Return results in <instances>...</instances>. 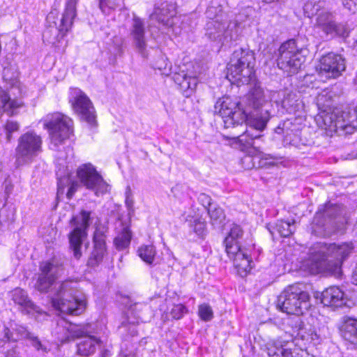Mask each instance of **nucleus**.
Segmentation results:
<instances>
[{"mask_svg":"<svg viewBox=\"0 0 357 357\" xmlns=\"http://www.w3.org/2000/svg\"><path fill=\"white\" fill-rule=\"evenodd\" d=\"M330 119H331L330 123H333L332 117H330Z\"/></svg>","mask_w":357,"mask_h":357,"instance_id":"0e129e2a","label":"nucleus"},{"mask_svg":"<svg viewBox=\"0 0 357 357\" xmlns=\"http://www.w3.org/2000/svg\"><path fill=\"white\" fill-rule=\"evenodd\" d=\"M275 132L278 133V134H282L283 133V128H282L280 126V125H279L276 128H275Z\"/></svg>","mask_w":357,"mask_h":357,"instance_id":"13d9d810","label":"nucleus"},{"mask_svg":"<svg viewBox=\"0 0 357 357\" xmlns=\"http://www.w3.org/2000/svg\"><path fill=\"white\" fill-rule=\"evenodd\" d=\"M61 180L58 183V193H62L63 191V186L61 184Z\"/></svg>","mask_w":357,"mask_h":357,"instance_id":"4d7b16f0","label":"nucleus"},{"mask_svg":"<svg viewBox=\"0 0 357 357\" xmlns=\"http://www.w3.org/2000/svg\"><path fill=\"white\" fill-rule=\"evenodd\" d=\"M352 278H353L354 282L357 283V264H356L355 269L353 272Z\"/></svg>","mask_w":357,"mask_h":357,"instance_id":"6e6d98bb","label":"nucleus"},{"mask_svg":"<svg viewBox=\"0 0 357 357\" xmlns=\"http://www.w3.org/2000/svg\"><path fill=\"white\" fill-rule=\"evenodd\" d=\"M176 6L173 3L164 2L155 7L150 15V19L155 20L163 26L169 27L172 25V19L176 15Z\"/></svg>","mask_w":357,"mask_h":357,"instance_id":"6ab92c4d","label":"nucleus"},{"mask_svg":"<svg viewBox=\"0 0 357 357\" xmlns=\"http://www.w3.org/2000/svg\"><path fill=\"white\" fill-rule=\"evenodd\" d=\"M354 45H357V38L354 40Z\"/></svg>","mask_w":357,"mask_h":357,"instance_id":"e2e57ef3","label":"nucleus"},{"mask_svg":"<svg viewBox=\"0 0 357 357\" xmlns=\"http://www.w3.org/2000/svg\"><path fill=\"white\" fill-rule=\"evenodd\" d=\"M155 253V248L152 245H142L138 249L140 258L149 264L153 263Z\"/></svg>","mask_w":357,"mask_h":357,"instance_id":"c9c22d12","label":"nucleus"},{"mask_svg":"<svg viewBox=\"0 0 357 357\" xmlns=\"http://www.w3.org/2000/svg\"><path fill=\"white\" fill-rule=\"evenodd\" d=\"M269 357H291L293 349L287 342L280 340H271L266 344Z\"/></svg>","mask_w":357,"mask_h":357,"instance_id":"b1692460","label":"nucleus"},{"mask_svg":"<svg viewBox=\"0 0 357 357\" xmlns=\"http://www.w3.org/2000/svg\"><path fill=\"white\" fill-rule=\"evenodd\" d=\"M130 189L128 187V191L126 192V204L129 208H131L133 206L134 202H133L132 199L130 197Z\"/></svg>","mask_w":357,"mask_h":357,"instance_id":"864d4df0","label":"nucleus"},{"mask_svg":"<svg viewBox=\"0 0 357 357\" xmlns=\"http://www.w3.org/2000/svg\"><path fill=\"white\" fill-rule=\"evenodd\" d=\"M198 314L200 319L204 321H209L213 318V311L208 303L199 305Z\"/></svg>","mask_w":357,"mask_h":357,"instance_id":"4c0bfd02","label":"nucleus"},{"mask_svg":"<svg viewBox=\"0 0 357 357\" xmlns=\"http://www.w3.org/2000/svg\"><path fill=\"white\" fill-rule=\"evenodd\" d=\"M174 80L180 86L181 89L184 91H192L198 83L197 77L188 76L186 74L176 75Z\"/></svg>","mask_w":357,"mask_h":357,"instance_id":"7c9ffc66","label":"nucleus"},{"mask_svg":"<svg viewBox=\"0 0 357 357\" xmlns=\"http://www.w3.org/2000/svg\"><path fill=\"white\" fill-rule=\"evenodd\" d=\"M324 4L325 2L321 0H306L303 6L304 13L308 17H311L314 15L317 16Z\"/></svg>","mask_w":357,"mask_h":357,"instance_id":"72a5a7b5","label":"nucleus"},{"mask_svg":"<svg viewBox=\"0 0 357 357\" xmlns=\"http://www.w3.org/2000/svg\"><path fill=\"white\" fill-rule=\"evenodd\" d=\"M243 234L242 228L236 224H234L230 229L229 234L225 238V241L234 242L237 241L239 238H241Z\"/></svg>","mask_w":357,"mask_h":357,"instance_id":"58836bf2","label":"nucleus"},{"mask_svg":"<svg viewBox=\"0 0 357 357\" xmlns=\"http://www.w3.org/2000/svg\"><path fill=\"white\" fill-rule=\"evenodd\" d=\"M282 96L281 100L282 106L289 113H294L303 107L301 102L297 98V95L293 91L284 90L280 92Z\"/></svg>","mask_w":357,"mask_h":357,"instance_id":"cd10ccee","label":"nucleus"},{"mask_svg":"<svg viewBox=\"0 0 357 357\" xmlns=\"http://www.w3.org/2000/svg\"><path fill=\"white\" fill-rule=\"evenodd\" d=\"M324 121L325 125H327V123L326 122V120L324 119Z\"/></svg>","mask_w":357,"mask_h":357,"instance_id":"69168bd1","label":"nucleus"},{"mask_svg":"<svg viewBox=\"0 0 357 357\" xmlns=\"http://www.w3.org/2000/svg\"><path fill=\"white\" fill-rule=\"evenodd\" d=\"M78 0H66L65 10L60 20L59 25L54 28L46 29L43 33V38L46 39L49 43L54 41L49 37V34L54 31L56 33L59 32L63 36L71 28L73 20L77 15L76 6Z\"/></svg>","mask_w":357,"mask_h":357,"instance_id":"2eb2a0df","label":"nucleus"},{"mask_svg":"<svg viewBox=\"0 0 357 357\" xmlns=\"http://www.w3.org/2000/svg\"><path fill=\"white\" fill-rule=\"evenodd\" d=\"M44 126L49 130L51 143L56 147L69 138L73 131L72 120L60 113L48 116Z\"/></svg>","mask_w":357,"mask_h":357,"instance_id":"9b49d317","label":"nucleus"},{"mask_svg":"<svg viewBox=\"0 0 357 357\" xmlns=\"http://www.w3.org/2000/svg\"><path fill=\"white\" fill-rule=\"evenodd\" d=\"M7 142H10L13 138L12 134L18 131L20 125L17 121H7L3 126Z\"/></svg>","mask_w":357,"mask_h":357,"instance_id":"ea45409f","label":"nucleus"},{"mask_svg":"<svg viewBox=\"0 0 357 357\" xmlns=\"http://www.w3.org/2000/svg\"><path fill=\"white\" fill-rule=\"evenodd\" d=\"M342 5L353 13L357 12V0H342Z\"/></svg>","mask_w":357,"mask_h":357,"instance_id":"3c124183","label":"nucleus"},{"mask_svg":"<svg viewBox=\"0 0 357 357\" xmlns=\"http://www.w3.org/2000/svg\"><path fill=\"white\" fill-rule=\"evenodd\" d=\"M231 259L239 274L245 275L250 271L252 261L245 250L239 251Z\"/></svg>","mask_w":357,"mask_h":357,"instance_id":"c756f323","label":"nucleus"},{"mask_svg":"<svg viewBox=\"0 0 357 357\" xmlns=\"http://www.w3.org/2000/svg\"><path fill=\"white\" fill-rule=\"evenodd\" d=\"M355 158H357V153L356 154Z\"/></svg>","mask_w":357,"mask_h":357,"instance_id":"338daca9","label":"nucleus"},{"mask_svg":"<svg viewBox=\"0 0 357 357\" xmlns=\"http://www.w3.org/2000/svg\"><path fill=\"white\" fill-rule=\"evenodd\" d=\"M313 28L324 38H346L350 33V27L347 22H336L334 13L326 10H322L317 14Z\"/></svg>","mask_w":357,"mask_h":357,"instance_id":"6e6552de","label":"nucleus"},{"mask_svg":"<svg viewBox=\"0 0 357 357\" xmlns=\"http://www.w3.org/2000/svg\"><path fill=\"white\" fill-rule=\"evenodd\" d=\"M336 128L342 129L346 133H352L357 128V114L356 111L353 113H343L342 119L338 118L334 122Z\"/></svg>","mask_w":357,"mask_h":357,"instance_id":"bb28decb","label":"nucleus"},{"mask_svg":"<svg viewBox=\"0 0 357 357\" xmlns=\"http://www.w3.org/2000/svg\"><path fill=\"white\" fill-rule=\"evenodd\" d=\"M98 3L99 8L102 13H106L107 10H113L115 8L112 0H98Z\"/></svg>","mask_w":357,"mask_h":357,"instance_id":"09e8293b","label":"nucleus"},{"mask_svg":"<svg viewBox=\"0 0 357 357\" xmlns=\"http://www.w3.org/2000/svg\"><path fill=\"white\" fill-rule=\"evenodd\" d=\"M59 266L54 261L42 262L40 265V271L35 288L42 293L48 291L57 278Z\"/></svg>","mask_w":357,"mask_h":357,"instance_id":"dca6fc26","label":"nucleus"},{"mask_svg":"<svg viewBox=\"0 0 357 357\" xmlns=\"http://www.w3.org/2000/svg\"><path fill=\"white\" fill-rule=\"evenodd\" d=\"M89 324L75 325L71 324L67 328L68 332L67 340L83 337L77 344V352L84 356H89L94 354L100 344V341L95 336L91 335V331L89 329Z\"/></svg>","mask_w":357,"mask_h":357,"instance_id":"f8f14e48","label":"nucleus"},{"mask_svg":"<svg viewBox=\"0 0 357 357\" xmlns=\"http://www.w3.org/2000/svg\"><path fill=\"white\" fill-rule=\"evenodd\" d=\"M2 164L0 162V174H1Z\"/></svg>","mask_w":357,"mask_h":357,"instance_id":"680f3d73","label":"nucleus"},{"mask_svg":"<svg viewBox=\"0 0 357 357\" xmlns=\"http://www.w3.org/2000/svg\"><path fill=\"white\" fill-rule=\"evenodd\" d=\"M42 146V137L36 132L29 130L21 135L15 149V167L20 168L33 162L43 151Z\"/></svg>","mask_w":357,"mask_h":357,"instance_id":"423d86ee","label":"nucleus"},{"mask_svg":"<svg viewBox=\"0 0 357 357\" xmlns=\"http://www.w3.org/2000/svg\"><path fill=\"white\" fill-rule=\"evenodd\" d=\"M295 221L291 223L288 221L280 220L276 223V229L282 237H288L294 233L296 227L294 226Z\"/></svg>","mask_w":357,"mask_h":357,"instance_id":"f704fd0d","label":"nucleus"},{"mask_svg":"<svg viewBox=\"0 0 357 357\" xmlns=\"http://www.w3.org/2000/svg\"><path fill=\"white\" fill-rule=\"evenodd\" d=\"M77 175L81 183L87 189L94 191L97 196L107 191L108 185L91 164L80 166Z\"/></svg>","mask_w":357,"mask_h":357,"instance_id":"ddd939ff","label":"nucleus"},{"mask_svg":"<svg viewBox=\"0 0 357 357\" xmlns=\"http://www.w3.org/2000/svg\"><path fill=\"white\" fill-rule=\"evenodd\" d=\"M259 137V135H254L251 133V130H247L241 135L238 133L227 137L233 140V144L236 145V147L244 149L248 146H253L255 144L254 139Z\"/></svg>","mask_w":357,"mask_h":357,"instance_id":"c85d7f7f","label":"nucleus"},{"mask_svg":"<svg viewBox=\"0 0 357 357\" xmlns=\"http://www.w3.org/2000/svg\"><path fill=\"white\" fill-rule=\"evenodd\" d=\"M188 312V310L183 304H176L171 310L170 314L174 319H180L183 314Z\"/></svg>","mask_w":357,"mask_h":357,"instance_id":"37998d69","label":"nucleus"},{"mask_svg":"<svg viewBox=\"0 0 357 357\" xmlns=\"http://www.w3.org/2000/svg\"><path fill=\"white\" fill-rule=\"evenodd\" d=\"M208 213L213 226L220 227L224 224L226 215L222 208L209 204Z\"/></svg>","mask_w":357,"mask_h":357,"instance_id":"2f4dec72","label":"nucleus"},{"mask_svg":"<svg viewBox=\"0 0 357 357\" xmlns=\"http://www.w3.org/2000/svg\"><path fill=\"white\" fill-rule=\"evenodd\" d=\"M142 305V303H135L134 306H132L128 312L126 321L122 322V326L128 330L131 336L137 335L136 324L144 321L140 314H135V310H141Z\"/></svg>","mask_w":357,"mask_h":357,"instance_id":"a878e982","label":"nucleus"},{"mask_svg":"<svg viewBox=\"0 0 357 357\" xmlns=\"http://www.w3.org/2000/svg\"><path fill=\"white\" fill-rule=\"evenodd\" d=\"M17 341L19 340L26 339L28 340L32 333L29 332L26 328L21 325H16L13 328Z\"/></svg>","mask_w":357,"mask_h":357,"instance_id":"c03bdc74","label":"nucleus"},{"mask_svg":"<svg viewBox=\"0 0 357 357\" xmlns=\"http://www.w3.org/2000/svg\"><path fill=\"white\" fill-rule=\"evenodd\" d=\"M91 211L82 210L79 214L73 216L70 220L74 229L69 234V241L73 255L77 259H80L82 255L81 248L86 238V230L91 222Z\"/></svg>","mask_w":357,"mask_h":357,"instance_id":"9d476101","label":"nucleus"},{"mask_svg":"<svg viewBox=\"0 0 357 357\" xmlns=\"http://www.w3.org/2000/svg\"><path fill=\"white\" fill-rule=\"evenodd\" d=\"M13 301L21 306L22 311L25 314H40L42 312L39 307L36 305L29 298L23 289L17 288L13 291Z\"/></svg>","mask_w":357,"mask_h":357,"instance_id":"5701e85b","label":"nucleus"},{"mask_svg":"<svg viewBox=\"0 0 357 357\" xmlns=\"http://www.w3.org/2000/svg\"><path fill=\"white\" fill-rule=\"evenodd\" d=\"M255 63L252 51L243 48L235 50L227 64V79L238 84H250L255 79Z\"/></svg>","mask_w":357,"mask_h":357,"instance_id":"39448f33","label":"nucleus"},{"mask_svg":"<svg viewBox=\"0 0 357 357\" xmlns=\"http://www.w3.org/2000/svg\"><path fill=\"white\" fill-rule=\"evenodd\" d=\"M305 61L302 50L298 47L295 40H289L280 47L278 66L280 69L290 74L295 73Z\"/></svg>","mask_w":357,"mask_h":357,"instance_id":"1a4fd4ad","label":"nucleus"},{"mask_svg":"<svg viewBox=\"0 0 357 357\" xmlns=\"http://www.w3.org/2000/svg\"><path fill=\"white\" fill-rule=\"evenodd\" d=\"M342 337L357 347V319L349 317L343 318L342 325L340 328Z\"/></svg>","mask_w":357,"mask_h":357,"instance_id":"393cba45","label":"nucleus"},{"mask_svg":"<svg viewBox=\"0 0 357 357\" xmlns=\"http://www.w3.org/2000/svg\"><path fill=\"white\" fill-rule=\"evenodd\" d=\"M80 187V184L78 181H73L70 183V186L66 193L67 198L70 199L75 193L77 191L78 188Z\"/></svg>","mask_w":357,"mask_h":357,"instance_id":"8fccbe9b","label":"nucleus"},{"mask_svg":"<svg viewBox=\"0 0 357 357\" xmlns=\"http://www.w3.org/2000/svg\"><path fill=\"white\" fill-rule=\"evenodd\" d=\"M107 252L105 236L100 230L95 231L93 235V249L87 261L89 266L94 267L102 262Z\"/></svg>","mask_w":357,"mask_h":357,"instance_id":"a211bd4d","label":"nucleus"},{"mask_svg":"<svg viewBox=\"0 0 357 357\" xmlns=\"http://www.w3.org/2000/svg\"><path fill=\"white\" fill-rule=\"evenodd\" d=\"M262 1L265 3H270L274 2L275 0H262Z\"/></svg>","mask_w":357,"mask_h":357,"instance_id":"052dcab7","label":"nucleus"},{"mask_svg":"<svg viewBox=\"0 0 357 357\" xmlns=\"http://www.w3.org/2000/svg\"><path fill=\"white\" fill-rule=\"evenodd\" d=\"M17 342V337L15 336V333L10 331V329L4 326L2 332L0 334V342Z\"/></svg>","mask_w":357,"mask_h":357,"instance_id":"a18cd8bd","label":"nucleus"},{"mask_svg":"<svg viewBox=\"0 0 357 357\" xmlns=\"http://www.w3.org/2000/svg\"><path fill=\"white\" fill-rule=\"evenodd\" d=\"M225 245V251L229 257L231 259L242 249L241 248L238 241L227 242L224 241Z\"/></svg>","mask_w":357,"mask_h":357,"instance_id":"79ce46f5","label":"nucleus"},{"mask_svg":"<svg viewBox=\"0 0 357 357\" xmlns=\"http://www.w3.org/2000/svg\"><path fill=\"white\" fill-rule=\"evenodd\" d=\"M75 96L71 100L73 110L89 123L95 122L96 116L92 102L87 96L80 90H75Z\"/></svg>","mask_w":357,"mask_h":357,"instance_id":"f3484780","label":"nucleus"},{"mask_svg":"<svg viewBox=\"0 0 357 357\" xmlns=\"http://www.w3.org/2000/svg\"><path fill=\"white\" fill-rule=\"evenodd\" d=\"M317 70L321 77L337 78L346 70L345 59L340 54L333 52L328 53L321 56Z\"/></svg>","mask_w":357,"mask_h":357,"instance_id":"4468645a","label":"nucleus"},{"mask_svg":"<svg viewBox=\"0 0 357 357\" xmlns=\"http://www.w3.org/2000/svg\"><path fill=\"white\" fill-rule=\"evenodd\" d=\"M31 345L38 351H42L44 353H47L48 351L46 346H45L42 342L39 340L38 336L35 335L33 333L29 336L28 339Z\"/></svg>","mask_w":357,"mask_h":357,"instance_id":"de8ad7c7","label":"nucleus"},{"mask_svg":"<svg viewBox=\"0 0 357 357\" xmlns=\"http://www.w3.org/2000/svg\"><path fill=\"white\" fill-rule=\"evenodd\" d=\"M321 303L326 306L338 307L346 304V298L339 287H331L322 292Z\"/></svg>","mask_w":357,"mask_h":357,"instance_id":"412c9836","label":"nucleus"},{"mask_svg":"<svg viewBox=\"0 0 357 357\" xmlns=\"http://www.w3.org/2000/svg\"><path fill=\"white\" fill-rule=\"evenodd\" d=\"M321 214L324 217L328 218H336L340 214V208L337 205H333L330 203L323 206V209H319L317 215Z\"/></svg>","mask_w":357,"mask_h":357,"instance_id":"e433bc0d","label":"nucleus"},{"mask_svg":"<svg viewBox=\"0 0 357 357\" xmlns=\"http://www.w3.org/2000/svg\"><path fill=\"white\" fill-rule=\"evenodd\" d=\"M277 306L287 314L301 315L310 306L309 294L298 284L289 285L278 297Z\"/></svg>","mask_w":357,"mask_h":357,"instance_id":"0eeeda50","label":"nucleus"},{"mask_svg":"<svg viewBox=\"0 0 357 357\" xmlns=\"http://www.w3.org/2000/svg\"><path fill=\"white\" fill-rule=\"evenodd\" d=\"M214 112L222 117L225 128L242 126L245 123L251 129L261 131L269 120L268 112L260 115L257 114L256 116L248 114L247 111L241 107L240 102L229 96H223L216 101Z\"/></svg>","mask_w":357,"mask_h":357,"instance_id":"f03ea898","label":"nucleus"},{"mask_svg":"<svg viewBox=\"0 0 357 357\" xmlns=\"http://www.w3.org/2000/svg\"><path fill=\"white\" fill-rule=\"evenodd\" d=\"M190 226L197 235L202 236L206 231V222L201 218H195Z\"/></svg>","mask_w":357,"mask_h":357,"instance_id":"a19ab883","label":"nucleus"},{"mask_svg":"<svg viewBox=\"0 0 357 357\" xmlns=\"http://www.w3.org/2000/svg\"><path fill=\"white\" fill-rule=\"evenodd\" d=\"M132 233L128 227H125L122 231L114 239V244L119 250L128 248L130 243Z\"/></svg>","mask_w":357,"mask_h":357,"instance_id":"473e14b6","label":"nucleus"},{"mask_svg":"<svg viewBox=\"0 0 357 357\" xmlns=\"http://www.w3.org/2000/svg\"><path fill=\"white\" fill-rule=\"evenodd\" d=\"M53 307L63 314L79 315L87 305L86 295L70 280L56 284L51 298Z\"/></svg>","mask_w":357,"mask_h":357,"instance_id":"7ed1b4c3","label":"nucleus"},{"mask_svg":"<svg viewBox=\"0 0 357 357\" xmlns=\"http://www.w3.org/2000/svg\"><path fill=\"white\" fill-rule=\"evenodd\" d=\"M130 36L139 52L144 57L146 56V49L147 45L145 37V25L143 20L138 17H133Z\"/></svg>","mask_w":357,"mask_h":357,"instance_id":"aec40b11","label":"nucleus"},{"mask_svg":"<svg viewBox=\"0 0 357 357\" xmlns=\"http://www.w3.org/2000/svg\"><path fill=\"white\" fill-rule=\"evenodd\" d=\"M266 100L262 88L260 86L255 84V86L250 90V92L247 98L248 105L253 108L255 109V112L253 113H248V114L256 116L257 114H259V115H260L261 113L268 112L267 109L261 112L258 111V109L260 107H261L266 103ZM270 117L271 115H269V118Z\"/></svg>","mask_w":357,"mask_h":357,"instance_id":"4be33fe9","label":"nucleus"},{"mask_svg":"<svg viewBox=\"0 0 357 357\" xmlns=\"http://www.w3.org/2000/svg\"><path fill=\"white\" fill-rule=\"evenodd\" d=\"M167 59L164 56H160L157 61H155L153 65V67L155 69H158L162 73H165L167 68L170 67Z\"/></svg>","mask_w":357,"mask_h":357,"instance_id":"49530a36","label":"nucleus"},{"mask_svg":"<svg viewBox=\"0 0 357 357\" xmlns=\"http://www.w3.org/2000/svg\"><path fill=\"white\" fill-rule=\"evenodd\" d=\"M206 15L210 20L206 26V36L222 45L237 41L240 38L236 22H228L220 7L209 6Z\"/></svg>","mask_w":357,"mask_h":357,"instance_id":"20e7f679","label":"nucleus"},{"mask_svg":"<svg viewBox=\"0 0 357 357\" xmlns=\"http://www.w3.org/2000/svg\"><path fill=\"white\" fill-rule=\"evenodd\" d=\"M310 340L312 341L317 340L319 339V336L317 333L314 330H310Z\"/></svg>","mask_w":357,"mask_h":357,"instance_id":"5fc2aeb1","label":"nucleus"},{"mask_svg":"<svg viewBox=\"0 0 357 357\" xmlns=\"http://www.w3.org/2000/svg\"><path fill=\"white\" fill-rule=\"evenodd\" d=\"M123 357H135V355L133 354H129L125 355Z\"/></svg>","mask_w":357,"mask_h":357,"instance_id":"bf43d9fd","label":"nucleus"},{"mask_svg":"<svg viewBox=\"0 0 357 357\" xmlns=\"http://www.w3.org/2000/svg\"><path fill=\"white\" fill-rule=\"evenodd\" d=\"M353 249L352 243H317L314 250L310 254L306 266L313 274L321 272L339 273L343 261L350 255Z\"/></svg>","mask_w":357,"mask_h":357,"instance_id":"f257e3e1","label":"nucleus"},{"mask_svg":"<svg viewBox=\"0 0 357 357\" xmlns=\"http://www.w3.org/2000/svg\"><path fill=\"white\" fill-rule=\"evenodd\" d=\"M293 355H291V357H314L313 355L310 354L307 352V351L294 347L293 348Z\"/></svg>","mask_w":357,"mask_h":357,"instance_id":"603ef678","label":"nucleus"}]
</instances>
